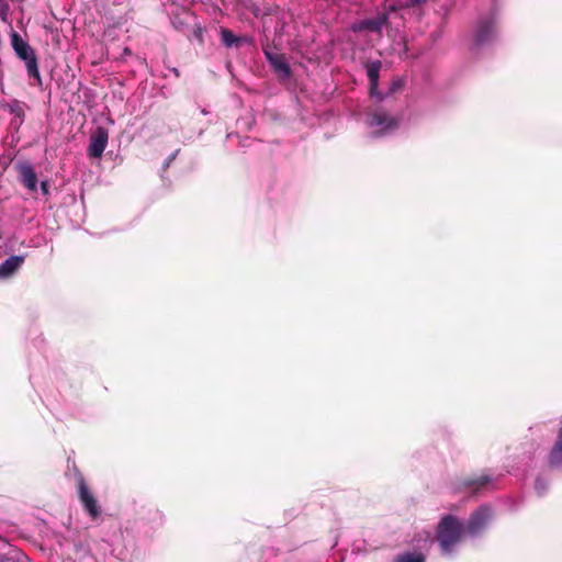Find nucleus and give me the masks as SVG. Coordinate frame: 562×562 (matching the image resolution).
I'll use <instances>...</instances> for the list:
<instances>
[{"mask_svg": "<svg viewBox=\"0 0 562 562\" xmlns=\"http://www.w3.org/2000/svg\"><path fill=\"white\" fill-rule=\"evenodd\" d=\"M382 67V63L380 60H374L367 66V76L370 82V94L373 98L379 100H383L385 97L378 92L379 85V76Z\"/></svg>", "mask_w": 562, "mask_h": 562, "instance_id": "nucleus-9", "label": "nucleus"}, {"mask_svg": "<svg viewBox=\"0 0 562 562\" xmlns=\"http://www.w3.org/2000/svg\"><path fill=\"white\" fill-rule=\"evenodd\" d=\"M156 515L159 517L160 520L162 519V514L160 512L157 510Z\"/></svg>", "mask_w": 562, "mask_h": 562, "instance_id": "nucleus-23", "label": "nucleus"}, {"mask_svg": "<svg viewBox=\"0 0 562 562\" xmlns=\"http://www.w3.org/2000/svg\"><path fill=\"white\" fill-rule=\"evenodd\" d=\"M220 34L222 42L226 47H233L241 41L240 37L236 36L231 30L225 27L221 29Z\"/></svg>", "mask_w": 562, "mask_h": 562, "instance_id": "nucleus-16", "label": "nucleus"}, {"mask_svg": "<svg viewBox=\"0 0 562 562\" xmlns=\"http://www.w3.org/2000/svg\"><path fill=\"white\" fill-rule=\"evenodd\" d=\"M493 516L494 513L490 505H481L470 515L468 524L464 527L467 533L473 538L480 536L487 528Z\"/></svg>", "mask_w": 562, "mask_h": 562, "instance_id": "nucleus-5", "label": "nucleus"}, {"mask_svg": "<svg viewBox=\"0 0 562 562\" xmlns=\"http://www.w3.org/2000/svg\"><path fill=\"white\" fill-rule=\"evenodd\" d=\"M549 488V481L542 476L536 479L535 490L538 495H543Z\"/></svg>", "mask_w": 562, "mask_h": 562, "instance_id": "nucleus-18", "label": "nucleus"}, {"mask_svg": "<svg viewBox=\"0 0 562 562\" xmlns=\"http://www.w3.org/2000/svg\"><path fill=\"white\" fill-rule=\"evenodd\" d=\"M109 134L105 128L98 127L90 137L88 155L91 158H100L108 145Z\"/></svg>", "mask_w": 562, "mask_h": 562, "instance_id": "nucleus-7", "label": "nucleus"}, {"mask_svg": "<svg viewBox=\"0 0 562 562\" xmlns=\"http://www.w3.org/2000/svg\"><path fill=\"white\" fill-rule=\"evenodd\" d=\"M41 190H42L43 194H47L48 193V183H47V181H42L41 182Z\"/></svg>", "mask_w": 562, "mask_h": 562, "instance_id": "nucleus-21", "label": "nucleus"}, {"mask_svg": "<svg viewBox=\"0 0 562 562\" xmlns=\"http://www.w3.org/2000/svg\"><path fill=\"white\" fill-rule=\"evenodd\" d=\"M389 16L386 13H380L373 19H366V30L370 32L381 33L386 25Z\"/></svg>", "mask_w": 562, "mask_h": 562, "instance_id": "nucleus-14", "label": "nucleus"}, {"mask_svg": "<svg viewBox=\"0 0 562 562\" xmlns=\"http://www.w3.org/2000/svg\"><path fill=\"white\" fill-rule=\"evenodd\" d=\"M401 119L383 110L370 111L366 116V125L371 137H384L393 134L400 127Z\"/></svg>", "mask_w": 562, "mask_h": 562, "instance_id": "nucleus-3", "label": "nucleus"}, {"mask_svg": "<svg viewBox=\"0 0 562 562\" xmlns=\"http://www.w3.org/2000/svg\"><path fill=\"white\" fill-rule=\"evenodd\" d=\"M11 43L16 56L24 60L27 75L41 83V74L34 49L18 33L12 34Z\"/></svg>", "mask_w": 562, "mask_h": 562, "instance_id": "nucleus-4", "label": "nucleus"}, {"mask_svg": "<svg viewBox=\"0 0 562 562\" xmlns=\"http://www.w3.org/2000/svg\"><path fill=\"white\" fill-rule=\"evenodd\" d=\"M549 464L552 468L562 467V420L558 438L549 454Z\"/></svg>", "mask_w": 562, "mask_h": 562, "instance_id": "nucleus-12", "label": "nucleus"}, {"mask_svg": "<svg viewBox=\"0 0 562 562\" xmlns=\"http://www.w3.org/2000/svg\"><path fill=\"white\" fill-rule=\"evenodd\" d=\"M7 108L9 112L19 120V124H21L24 119V104L18 100H13L7 105Z\"/></svg>", "mask_w": 562, "mask_h": 562, "instance_id": "nucleus-17", "label": "nucleus"}, {"mask_svg": "<svg viewBox=\"0 0 562 562\" xmlns=\"http://www.w3.org/2000/svg\"><path fill=\"white\" fill-rule=\"evenodd\" d=\"M497 38L496 15L494 11H490L484 15H480L472 33L471 50L479 53L488 48Z\"/></svg>", "mask_w": 562, "mask_h": 562, "instance_id": "nucleus-2", "label": "nucleus"}, {"mask_svg": "<svg viewBox=\"0 0 562 562\" xmlns=\"http://www.w3.org/2000/svg\"><path fill=\"white\" fill-rule=\"evenodd\" d=\"M176 154H177V151H176L175 154H172V155L168 158V160H167V161H166V164H165V167H168V166H169V164L171 162V160H172V159H175Z\"/></svg>", "mask_w": 562, "mask_h": 562, "instance_id": "nucleus-22", "label": "nucleus"}, {"mask_svg": "<svg viewBox=\"0 0 562 562\" xmlns=\"http://www.w3.org/2000/svg\"><path fill=\"white\" fill-rule=\"evenodd\" d=\"M124 54H125V55H130V54H131V50H130L128 48H125V49H124Z\"/></svg>", "mask_w": 562, "mask_h": 562, "instance_id": "nucleus-24", "label": "nucleus"}, {"mask_svg": "<svg viewBox=\"0 0 562 562\" xmlns=\"http://www.w3.org/2000/svg\"><path fill=\"white\" fill-rule=\"evenodd\" d=\"M77 493L79 502L81 503L85 512L91 519H95L101 514V507L93 495V493L89 490L83 476L78 474L77 480Z\"/></svg>", "mask_w": 562, "mask_h": 562, "instance_id": "nucleus-6", "label": "nucleus"}, {"mask_svg": "<svg viewBox=\"0 0 562 562\" xmlns=\"http://www.w3.org/2000/svg\"><path fill=\"white\" fill-rule=\"evenodd\" d=\"M265 55L273 70L282 79H289L291 77L290 65L283 54L272 53L265 50Z\"/></svg>", "mask_w": 562, "mask_h": 562, "instance_id": "nucleus-8", "label": "nucleus"}, {"mask_svg": "<svg viewBox=\"0 0 562 562\" xmlns=\"http://www.w3.org/2000/svg\"><path fill=\"white\" fill-rule=\"evenodd\" d=\"M24 262L23 256L13 255L7 258L0 265V279H8L12 277Z\"/></svg>", "mask_w": 562, "mask_h": 562, "instance_id": "nucleus-11", "label": "nucleus"}, {"mask_svg": "<svg viewBox=\"0 0 562 562\" xmlns=\"http://www.w3.org/2000/svg\"><path fill=\"white\" fill-rule=\"evenodd\" d=\"M351 30L353 32H362L366 31V19L352 24Z\"/></svg>", "mask_w": 562, "mask_h": 562, "instance_id": "nucleus-19", "label": "nucleus"}, {"mask_svg": "<svg viewBox=\"0 0 562 562\" xmlns=\"http://www.w3.org/2000/svg\"><path fill=\"white\" fill-rule=\"evenodd\" d=\"M493 482V477L486 473L471 476L467 480H464L463 484L465 487L473 492H477L482 490L483 487L487 486Z\"/></svg>", "mask_w": 562, "mask_h": 562, "instance_id": "nucleus-13", "label": "nucleus"}, {"mask_svg": "<svg viewBox=\"0 0 562 562\" xmlns=\"http://www.w3.org/2000/svg\"><path fill=\"white\" fill-rule=\"evenodd\" d=\"M393 562H426V558L422 552L417 551H405L398 553Z\"/></svg>", "mask_w": 562, "mask_h": 562, "instance_id": "nucleus-15", "label": "nucleus"}, {"mask_svg": "<svg viewBox=\"0 0 562 562\" xmlns=\"http://www.w3.org/2000/svg\"><path fill=\"white\" fill-rule=\"evenodd\" d=\"M467 533L464 525L453 515L443 516L438 522L436 537L441 555L453 558L458 552L463 535Z\"/></svg>", "mask_w": 562, "mask_h": 562, "instance_id": "nucleus-1", "label": "nucleus"}, {"mask_svg": "<svg viewBox=\"0 0 562 562\" xmlns=\"http://www.w3.org/2000/svg\"><path fill=\"white\" fill-rule=\"evenodd\" d=\"M20 180L24 187L30 191H35L37 188V176L34 168L29 162H22L19 165Z\"/></svg>", "mask_w": 562, "mask_h": 562, "instance_id": "nucleus-10", "label": "nucleus"}, {"mask_svg": "<svg viewBox=\"0 0 562 562\" xmlns=\"http://www.w3.org/2000/svg\"><path fill=\"white\" fill-rule=\"evenodd\" d=\"M403 87V82L401 79L394 80L389 89V93H394L395 91L400 90Z\"/></svg>", "mask_w": 562, "mask_h": 562, "instance_id": "nucleus-20", "label": "nucleus"}]
</instances>
